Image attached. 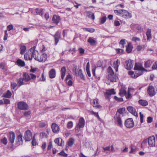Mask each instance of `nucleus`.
<instances>
[{
  "label": "nucleus",
  "instance_id": "nucleus-1",
  "mask_svg": "<svg viewBox=\"0 0 157 157\" xmlns=\"http://www.w3.org/2000/svg\"><path fill=\"white\" fill-rule=\"evenodd\" d=\"M85 124V121L84 118L81 117L79 119L78 122L76 123L75 127V132L77 133L78 135L79 132H81L83 130V128L84 127Z\"/></svg>",
  "mask_w": 157,
  "mask_h": 157
},
{
  "label": "nucleus",
  "instance_id": "nucleus-2",
  "mask_svg": "<svg viewBox=\"0 0 157 157\" xmlns=\"http://www.w3.org/2000/svg\"><path fill=\"white\" fill-rule=\"evenodd\" d=\"M108 73V79L112 82H116L117 79V76L114 75V72L110 67H109L107 69Z\"/></svg>",
  "mask_w": 157,
  "mask_h": 157
},
{
  "label": "nucleus",
  "instance_id": "nucleus-3",
  "mask_svg": "<svg viewBox=\"0 0 157 157\" xmlns=\"http://www.w3.org/2000/svg\"><path fill=\"white\" fill-rule=\"evenodd\" d=\"M114 12L117 15L125 18H130L132 17L131 14L127 10H114Z\"/></svg>",
  "mask_w": 157,
  "mask_h": 157
},
{
  "label": "nucleus",
  "instance_id": "nucleus-4",
  "mask_svg": "<svg viewBox=\"0 0 157 157\" xmlns=\"http://www.w3.org/2000/svg\"><path fill=\"white\" fill-rule=\"evenodd\" d=\"M36 76L33 74H30L29 75H28L27 73L24 72L23 73L22 78L26 82L30 80L31 79L33 80L35 79Z\"/></svg>",
  "mask_w": 157,
  "mask_h": 157
},
{
  "label": "nucleus",
  "instance_id": "nucleus-5",
  "mask_svg": "<svg viewBox=\"0 0 157 157\" xmlns=\"http://www.w3.org/2000/svg\"><path fill=\"white\" fill-rule=\"evenodd\" d=\"M32 138V134L31 131L29 129L27 130L25 133L24 139L25 141H29Z\"/></svg>",
  "mask_w": 157,
  "mask_h": 157
},
{
  "label": "nucleus",
  "instance_id": "nucleus-6",
  "mask_svg": "<svg viewBox=\"0 0 157 157\" xmlns=\"http://www.w3.org/2000/svg\"><path fill=\"white\" fill-rule=\"evenodd\" d=\"M124 125L127 128H132L134 125V122L132 118H130L127 119L124 122Z\"/></svg>",
  "mask_w": 157,
  "mask_h": 157
},
{
  "label": "nucleus",
  "instance_id": "nucleus-7",
  "mask_svg": "<svg viewBox=\"0 0 157 157\" xmlns=\"http://www.w3.org/2000/svg\"><path fill=\"white\" fill-rule=\"evenodd\" d=\"M134 61L129 60L125 61L124 65L125 68L128 70H130L133 67Z\"/></svg>",
  "mask_w": 157,
  "mask_h": 157
},
{
  "label": "nucleus",
  "instance_id": "nucleus-8",
  "mask_svg": "<svg viewBox=\"0 0 157 157\" xmlns=\"http://www.w3.org/2000/svg\"><path fill=\"white\" fill-rule=\"evenodd\" d=\"M116 94V92L114 89H111L109 90H106L104 94L105 97L106 99H109L110 96L113 94Z\"/></svg>",
  "mask_w": 157,
  "mask_h": 157
},
{
  "label": "nucleus",
  "instance_id": "nucleus-9",
  "mask_svg": "<svg viewBox=\"0 0 157 157\" xmlns=\"http://www.w3.org/2000/svg\"><path fill=\"white\" fill-rule=\"evenodd\" d=\"M149 145L151 147H154L155 145V140L154 136H152L149 137L148 139Z\"/></svg>",
  "mask_w": 157,
  "mask_h": 157
},
{
  "label": "nucleus",
  "instance_id": "nucleus-10",
  "mask_svg": "<svg viewBox=\"0 0 157 157\" xmlns=\"http://www.w3.org/2000/svg\"><path fill=\"white\" fill-rule=\"evenodd\" d=\"M18 107L21 110H27L28 108V105L22 101L19 102L17 104Z\"/></svg>",
  "mask_w": 157,
  "mask_h": 157
},
{
  "label": "nucleus",
  "instance_id": "nucleus-11",
  "mask_svg": "<svg viewBox=\"0 0 157 157\" xmlns=\"http://www.w3.org/2000/svg\"><path fill=\"white\" fill-rule=\"evenodd\" d=\"M147 92L149 95L150 97H152L155 94V92L154 88L152 86H149L147 89Z\"/></svg>",
  "mask_w": 157,
  "mask_h": 157
},
{
  "label": "nucleus",
  "instance_id": "nucleus-12",
  "mask_svg": "<svg viewBox=\"0 0 157 157\" xmlns=\"http://www.w3.org/2000/svg\"><path fill=\"white\" fill-rule=\"evenodd\" d=\"M134 69L136 70V71L138 73L142 72L143 71H146V70L144 69L142 66L139 63H136L135 64Z\"/></svg>",
  "mask_w": 157,
  "mask_h": 157
},
{
  "label": "nucleus",
  "instance_id": "nucleus-13",
  "mask_svg": "<svg viewBox=\"0 0 157 157\" xmlns=\"http://www.w3.org/2000/svg\"><path fill=\"white\" fill-rule=\"evenodd\" d=\"M33 48H32L29 50L24 55V58L25 60L29 59V60H31L33 58V56L30 53H29V52H31V53H33Z\"/></svg>",
  "mask_w": 157,
  "mask_h": 157
},
{
  "label": "nucleus",
  "instance_id": "nucleus-14",
  "mask_svg": "<svg viewBox=\"0 0 157 157\" xmlns=\"http://www.w3.org/2000/svg\"><path fill=\"white\" fill-rule=\"evenodd\" d=\"M121 115L117 114H116L114 117L115 120L117 124L121 127L122 126V121L121 118Z\"/></svg>",
  "mask_w": 157,
  "mask_h": 157
},
{
  "label": "nucleus",
  "instance_id": "nucleus-15",
  "mask_svg": "<svg viewBox=\"0 0 157 157\" xmlns=\"http://www.w3.org/2000/svg\"><path fill=\"white\" fill-rule=\"evenodd\" d=\"M47 56L46 54L41 53L40 55V58H38L37 61L42 62H44L47 59Z\"/></svg>",
  "mask_w": 157,
  "mask_h": 157
},
{
  "label": "nucleus",
  "instance_id": "nucleus-16",
  "mask_svg": "<svg viewBox=\"0 0 157 157\" xmlns=\"http://www.w3.org/2000/svg\"><path fill=\"white\" fill-rule=\"evenodd\" d=\"M127 110L134 116L137 117H138L137 113L136 112V109L133 107L129 106L127 108Z\"/></svg>",
  "mask_w": 157,
  "mask_h": 157
},
{
  "label": "nucleus",
  "instance_id": "nucleus-17",
  "mask_svg": "<svg viewBox=\"0 0 157 157\" xmlns=\"http://www.w3.org/2000/svg\"><path fill=\"white\" fill-rule=\"evenodd\" d=\"M54 37L55 41V44L56 45L59 41V39L61 37V33L59 31H57L54 35Z\"/></svg>",
  "mask_w": 157,
  "mask_h": 157
},
{
  "label": "nucleus",
  "instance_id": "nucleus-18",
  "mask_svg": "<svg viewBox=\"0 0 157 157\" xmlns=\"http://www.w3.org/2000/svg\"><path fill=\"white\" fill-rule=\"evenodd\" d=\"M33 53H31V52H29V53L31 54L33 56V58L36 60H37L38 59V56L39 53L38 52L35 50L33 48Z\"/></svg>",
  "mask_w": 157,
  "mask_h": 157
},
{
  "label": "nucleus",
  "instance_id": "nucleus-19",
  "mask_svg": "<svg viewBox=\"0 0 157 157\" xmlns=\"http://www.w3.org/2000/svg\"><path fill=\"white\" fill-rule=\"evenodd\" d=\"M85 15L86 16L89 18L92 19L93 20H94L95 19V16L94 13L91 12L87 11L85 13Z\"/></svg>",
  "mask_w": 157,
  "mask_h": 157
},
{
  "label": "nucleus",
  "instance_id": "nucleus-20",
  "mask_svg": "<svg viewBox=\"0 0 157 157\" xmlns=\"http://www.w3.org/2000/svg\"><path fill=\"white\" fill-rule=\"evenodd\" d=\"M22 136L20 134L18 136L17 138L16 143L17 145L22 144L23 143L22 139Z\"/></svg>",
  "mask_w": 157,
  "mask_h": 157
},
{
  "label": "nucleus",
  "instance_id": "nucleus-21",
  "mask_svg": "<svg viewBox=\"0 0 157 157\" xmlns=\"http://www.w3.org/2000/svg\"><path fill=\"white\" fill-rule=\"evenodd\" d=\"M52 128L53 132L54 133L57 132L59 130V126L55 123H53L52 124Z\"/></svg>",
  "mask_w": 157,
  "mask_h": 157
},
{
  "label": "nucleus",
  "instance_id": "nucleus-22",
  "mask_svg": "<svg viewBox=\"0 0 157 157\" xmlns=\"http://www.w3.org/2000/svg\"><path fill=\"white\" fill-rule=\"evenodd\" d=\"M15 137V135L13 132H11L10 133V137L9 140L11 144H13L14 142Z\"/></svg>",
  "mask_w": 157,
  "mask_h": 157
},
{
  "label": "nucleus",
  "instance_id": "nucleus-23",
  "mask_svg": "<svg viewBox=\"0 0 157 157\" xmlns=\"http://www.w3.org/2000/svg\"><path fill=\"white\" fill-rule=\"evenodd\" d=\"M93 105L94 107H96L98 109H101L102 108L101 106L99 104L98 99H95L94 100Z\"/></svg>",
  "mask_w": 157,
  "mask_h": 157
},
{
  "label": "nucleus",
  "instance_id": "nucleus-24",
  "mask_svg": "<svg viewBox=\"0 0 157 157\" xmlns=\"http://www.w3.org/2000/svg\"><path fill=\"white\" fill-rule=\"evenodd\" d=\"M56 75L55 70L54 69H52L49 72V77L50 78H54Z\"/></svg>",
  "mask_w": 157,
  "mask_h": 157
},
{
  "label": "nucleus",
  "instance_id": "nucleus-25",
  "mask_svg": "<svg viewBox=\"0 0 157 157\" xmlns=\"http://www.w3.org/2000/svg\"><path fill=\"white\" fill-rule=\"evenodd\" d=\"M55 143L57 144L58 145L62 146L64 144V141L61 138H56L54 140Z\"/></svg>",
  "mask_w": 157,
  "mask_h": 157
},
{
  "label": "nucleus",
  "instance_id": "nucleus-26",
  "mask_svg": "<svg viewBox=\"0 0 157 157\" xmlns=\"http://www.w3.org/2000/svg\"><path fill=\"white\" fill-rule=\"evenodd\" d=\"M133 46L130 43H128V44L126 47V51L128 53H130L132 50Z\"/></svg>",
  "mask_w": 157,
  "mask_h": 157
},
{
  "label": "nucleus",
  "instance_id": "nucleus-27",
  "mask_svg": "<svg viewBox=\"0 0 157 157\" xmlns=\"http://www.w3.org/2000/svg\"><path fill=\"white\" fill-rule=\"evenodd\" d=\"M119 65L120 60L119 59H117L116 61L113 62V67L116 72H117L118 71V67Z\"/></svg>",
  "mask_w": 157,
  "mask_h": 157
},
{
  "label": "nucleus",
  "instance_id": "nucleus-28",
  "mask_svg": "<svg viewBox=\"0 0 157 157\" xmlns=\"http://www.w3.org/2000/svg\"><path fill=\"white\" fill-rule=\"evenodd\" d=\"M60 20V17L59 16L54 15L52 17V21L53 22L58 24Z\"/></svg>",
  "mask_w": 157,
  "mask_h": 157
},
{
  "label": "nucleus",
  "instance_id": "nucleus-29",
  "mask_svg": "<svg viewBox=\"0 0 157 157\" xmlns=\"http://www.w3.org/2000/svg\"><path fill=\"white\" fill-rule=\"evenodd\" d=\"M17 82L19 86L22 85L27 84V82H26L25 81V80L23 79V78H19L17 81Z\"/></svg>",
  "mask_w": 157,
  "mask_h": 157
},
{
  "label": "nucleus",
  "instance_id": "nucleus-30",
  "mask_svg": "<svg viewBox=\"0 0 157 157\" xmlns=\"http://www.w3.org/2000/svg\"><path fill=\"white\" fill-rule=\"evenodd\" d=\"M147 40H150L151 38V29H148L146 33Z\"/></svg>",
  "mask_w": 157,
  "mask_h": 157
},
{
  "label": "nucleus",
  "instance_id": "nucleus-31",
  "mask_svg": "<svg viewBox=\"0 0 157 157\" xmlns=\"http://www.w3.org/2000/svg\"><path fill=\"white\" fill-rule=\"evenodd\" d=\"M138 102L140 105L143 106H145L148 105L147 101L146 100L140 99L138 101Z\"/></svg>",
  "mask_w": 157,
  "mask_h": 157
},
{
  "label": "nucleus",
  "instance_id": "nucleus-32",
  "mask_svg": "<svg viewBox=\"0 0 157 157\" xmlns=\"http://www.w3.org/2000/svg\"><path fill=\"white\" fill-rule=\"evenodd\" d=\"M125 109L124 108H122L119 109L116 113V114H120L121 116H122L121 115L124 113L125 112Z\"/></svg>",
  "mask_w": 157,
  "mask_h": 157
},
{
  "label": "nucleus",
  "instance_id": "nucleus-33",
  "mask_svg": "<svg viewBox=\"0 0 157 157\" xmlns=\"http://www.w3.org/2000/svg\"><path fill=\"white\" fill-rule=\"evenodd\" d=\"M61 78L63 80L66 74V69L65 67H62L61 69Z\"/></svg>",
  "mask_w": 157,
  "mask_h": 157
},
{
  "label": "nucleus",
  "instance_id": "nucleus-34",
  "mask_svg": "<svg viewBox=\"0 0 157 157\" xmlns=\"http://www.w3.org/2000/svg\"><path fill=\"white\" fill-rule=\"evenodd\" d=\"M17 64L20 66L23 67L25 65L24 62L21 59H18L17 61Z\"/></svg>",
  "mask_w": 157,
  "mask_h": 157
},
{
  "label": "nucleus",
  "instance_id": "nucleus-35",
  "mask_svg": "<svg viewBox=\"0 0 157 157\" xmlns=\"http://www.w3.org/2000/svg\"><path fill=\"white\" fill-rule=\"evenodd\" d=\"M87 41L91 45H94L96 43V41L91 37L89 38Z\"/></svg>",
  "mask_w": 157,
  "mask_h": 157
},
{
  "label": "nucleus",
  "instance_id": "nucleus-36",
  "mask_svg": "<svg viewBox=\"0 0 157 157\" xmlns=\"http://www.w3.org/2000/svg\"><path fill=\"white\" fill-rule=\"evenodd\" d=\"M152 62L150 60H148L146 62L144 63V67L145 68L149 67L151 66Z\"/></svg>",
  "mask_w": 157,
  "mask_h": 157
},
{
  "label": "nucleus",
  "instance_id": "nucleus-37",
  "mask_svg": "<svg viewBox=\"0 0 157 157\" xmlns=\"http://www.w3.org/2000/svg\"><path fill=\"white\" fill-rule=\"evenodd\" d=\"M26 47L25 45H21L20 46L21 52L20 54L21 55L24 53L26 50Z\"/></svg>",
  "mask_w": 157,
  "mask_h": 157
},
{
  "label": "nucleus",
  "instance_id": "nucleus-38",
  "mask_svg": "<svg viewBox=\"0 0 157 157\" xmlns=\"http://www.w3.org/2000/svg\"><path fill=\"white\" fill-rule=\"evenodd\" d=\"M126 94V91L124 89L122 88L120 90L119 94L121 96H123L124 95L125 96Z\"/></svg>",
  "mask_w": 157,
  "mask_h": 157
},
{
  "label": "nucleus",
  "instance_id": "nucleus-39",
  "mask_svg": "<svg viewBox=\"0 0 157 157\" xmlns=\"http://www.w3.org/2000/svg\"><path fill=\"white\" fill-rule=\"evenodd\" d=\"M142 74V72H140V73H138L136 71V73L134 74V75H131V77L133 78H136L138 77L140 75H141Z\"/></svg>",
  "mask_w": 157,
  "mask_h": 157
},
{
  "label": "nucleus",
  "instance_id": "nucleus-40",
  "mask_svg": "<svg viewBox=\"0 0 157 157\" xmlns=\"http://www.w3.org/2000/svg\"><path fill=\"white\" fill-rule=\"evenodd\" d=\"M11 96V93L9 90H8L6 93L4 95V97L5 98H10Z\"/></svg>",
  "mask_w": 157,
  "mask_h": 157
},
{
  "label": "nucleus",
  "instance_id": "nucleus-41",
  "mask_svg": "<svg viewBox=\"0 0 157 157\" xmlns=\"http://www.w3.org/2000/svg\"><path fill=\"white\" fill-rule=\"evenodd\" d=\"M83 29L85 31L91 33H93L95 31V29L93 28H83Z\"/></svg>",
  "mask_w": 157,
  "mask_h": 157
},
{
  "label": "nucleus",
  "instance_id": "nucleus-42",
  "mask_svg": "<svg viewBox=\"0 0 157 157\" xmlns=\"http://www.w3.org/2000/svg\"><path fill=\"white\" fill-rule=\"evenodd\" d=\"M74 143V140L72 138L69 139L68 142V145L69 146H71Z\"/></svg>",
  "mask_w": 157,
  "mask_h": 157
},
{
  "label": "nucleus",
  "instance_id": "nucleus-43",
  "mask_svg": "<svg viewBox=\"0 0 157 157\" xmlns=\"http://www.w3.org/2000/svg\"><path fill=\"white\" fill-rule=\"evenodd\" d=\"M73 126V123L72 121L68 122L67 124V127L68 128H71Z\"/></svg>",
  "mask_w": 157,
  "mask_h": 157
},
{
  "label": "nucleus",
  "instance_id": "nucleus-44",
  "mask_svg": "<svg viewBox=\"0 0 157 157\" xmlns=\"http://www.w3.org/2000/svg\"><path fill=\"white\" fill-rule=\"evenodd\" d=\"M48 134L44 132H42L40 133V136L42 138H47L48 136Z\"/></svg>",
  "mask_w": 157,
  "mask_h": 157
},
{
  "label": "nucleus",
  "instance_id": "nucleus-45",
  "mask_svg": "<svg viewBox=\"0 0 157 157\" xmlns=\"http://www.w3.org/2000/svg\"><path fill=\"white\" fill-rule=\"evenodd\" d=\"M78 75L82 79H84V76L83 75L82 71L81 70H79L78 73Z\"/></svg>",
  "mask_w": 157,
  "mask_h": 157
},
{
  "label": "nucleus",
  "instance_id": "nucleus-46",
  "mask_svg": "<svg viewBox=\"0 0 157 157\" xmlns=\"http://www.w3.org/2000/svg\"><path fill=\"white\" fill-rule=\"evenodd\" d=\"M106 16H104L100 19V22L101 24H103L106 21Z\"/></svg>",
  "mask_w": 157,
  "mask_h": 157
},
{
  "label": "nucleus",
  "instance_id": "nucleus-47",
  "mask_svg": "<svg viewBox=\"0 0 157 157\" xmlns=\"http://www.w3.org/2000/svg\"><path fill=\"white\" fill-rule=\"evenodd\" d=\"M144 47V46L143 45H138L136 48L137 50L138 51H140L143 49Z\"/></svg>",
  "mask_w": 157,
  "mask_h": 157
},
{
  "label": "nucleus",
  "instance_id": "nucleus-48",
  "mask_svg": "<svg viewBox=\"0 0 157 157\" xmlns=\"http://www.w3.org/2000/svg\"><path fill=\"white\" fill-rule=\"evenodd\" d=\"M32 139H33L32 141V145L33 146L36 145L37 144V143L36 142L35 136H33Z\"/></svg>",
  "mask_w": 157,
  "mask_h": 157
},
{
  "label": "nucleus",
  "instance_id": "nucleus-49",
  "mask_svg": "<svg viewBox=\"0 0 157 157\" xmlns=\"http://www.w3.org/2000/svg\"><path fill=\"white\" fill-rule=\"evenodd\" d=\"M1 142L5 145H6L7 143V140L6 138L5 137L3 139H2L1 140Z\"/></svg>",
  "mask_w": 157,
  "mask_h": 157
},
{
  "label": "nucleus",
  "instance_id": "nucleus-50",
  "mask_svg": "<svg viewBox=\"0 0 157 157\" xmlns=\"http://www.w3.org/2000/svg\"><path fill=\"white\" fill-rule=\"evenodd\" d=\"M125 39H122L119 42L120 44L122 45L123 48L124 47V45L125 44Z\"/></svg>",
  "mask_w": 157,
  "mask_h": 157
},
{
  "label": "nucleus",
  "instance_id": "nucleus-51",
  "mask_svg": "<svg viewBox=\"0 0 157 157\" xmlns=\"http://www.w3.org/2000/svg\"><path fill=\"white\" fill-rule=\"evenodd\" d=\"M136 28L138 32H142L143 31V29L140 26H137Z\"/></svg>",
  "mask_w": 157,
  "mask_h": 157
},
{
  "label": "nucleus",
  "instance_id": "nucleus-52",
  "mask_svg": "<svg viewBox=\"0 0 157 157\" xmlns=\"http://www.w3.org/2000/svg\"><path fill=\"white\" fill-rule=\"evenodd\" d=\"M134 91V89L131 87H129L128 89V92L130 93H133Z\"/></svg>",
  "mask_w": 157,
  "mask_h": 157
},
{
  "label": "nucleus",
  "instance_id": "nucleus-53",
  "mask_svg": "<svg viewBox=\"0 0 157 157\" xmlns=\"http://www.w3.org/2000/svg\"><path fill=\"white\" fill-rule=\"evenodd\" d=\"M131 148V151L129 152V153H134L135 152H136V148H133L132 146H131L130 147Z\"/></svg>",
  "mask_w": 157,
  "mask_h": 157
},
{
  "label": "nucleus",
  "instance_id": "nucleus-54",
  "mask_svg": "<svg viewBox=\"0 0 157 157\" xmlns=\"http://www.w3.org/2000/svg\"><path fill=\"white\" fill-rule=\"evenodd\" d=\"M114 99L117 101L119 102H121L123 101V99L121 98H118L116 96L114 97Z\"/></svg>",
  "mask_w": 157,
  "mask_h": 157
},
{
  "label": "nucleus",
  "instance_id": "nucleus-55",
  "mask_svg": "<svg viewBox=\"0 0 157 157\" xmlns=\"http://www.w3.org/2000/svg\"><path fill=\"white\" fill-rule=\"evenodd\" d=\"M13 25L11 24L7 26V29L8 31H10L11 30L13 29Z\"/></svg>",
  "mask_w": 157,
  "mask_h": 157
},
{
  "label": "nucleus",
  "instance_id": "nucleus-56",
  "mask_svg": "<svg viewBox=\"0 0 157 157\" xmlns=\"http://www.w3.org/2000/svg\"><path fill=\"white\" fill-rule=\"evenodd\" d=\"M68 86H71L73 83V82L71 79H70L68 81H66Z\"/></svg>",
  "mask_w": 157,
  "mask_h": 157
},
{
  "label": "nucleus",
  "instance_id": "nucleus-57",
  "mask_svg": "<svg viewBox=\"0 0 157 157\" xmlns=\"http://www.w3.org/2000/svg\"><path fill=\"white\" fill-rule=\"evenodd\" d=\"M36 13L37 14H39L41 16H42L43 15L42 10H34Z\"/></svg>",
  "mask_w": 157,
  "mask_h": 157
},
{
  "label": "nucleus",
  "instance_id": "nucleus-58",
  "mask_svg": "<svg viewBox=\"0 0 157 157\" xmlns=\"http://www.w3.org/2000/svg\"><path fill=\"white\" fill-rule=\"evenodd\" d=\"M153 118L151 117H148L147 118V122L148 123H151L152 122Z\"/></svg>",
  "mask_w": 157,
  "mask_h": 157
},
{
  "label": "nucleus",
  "instance_id": "nucleus-59",
  "mask_svg": "<svg viewBox=\"0 0 157 157\" xmlns=\"http://www.w3.org/2000/svg\"><path fill=\"white\" fill-rule=\"evenodd\" d=\"M59 154L64 157H66L67 156V155L63 151H61L59 153Z\"/></svg>",
  "mask_w": 157,
  "mask_h": 157
},
{
  "label": "nucleus",
  "instance_id": "nucleus-60",
  "mask_svg": "<svg viewBox=\"0 0 157 157\" xmlns=\"http://www.w3.org/2000/svg\"><path fill=\"white\" fill-rule=\"evenodd\" d=\"M4 103L5 104H10V100L7 99H3Z\"/></svg>",
  "mask_w": 157,
  "mask_h": 157
},
{
  "label": "nucleus",
  "instance_id": "nucleus-61",
  "mask_svg": "<svg viewBox=\"0 0 157 157\" xmlns=\"http://www.w3.org/2000/svg\"><path fill=\"white\" fill-rule=\"evenodd\" d=\"M116 51L118 53H121L124 52V50L121 49H116Z\"/></svg>",
  "mask_w": 157,
  "mask_h": 157
},
{
  "label": "nucleus",
  "instance_id": "nucleus-62",
  "mask_svg": "<svg viewBox=\"0 0 157 157\" xmlns=\"http://www.w3.org/2000/svg\"><path fill=\"white\" fill-rule=\"evenodd\" d=\"M152 70H154L157 69V62H156L154 64L152 67Z\"/></svg>",
  "mask_w": 157,
  "mask_h": 157
},
{
  "label": "nucleus",
  "instance_id": "nucleus-63",
  "mask_svg": "<svg viewBox=\"0 0 157 157\" xmlns=\"http://www.w3.org/2000/svg\"><path fill=\"white\" fill-rule=\"evenodd\" d=\"M46 123L45 122H41L40 123L39 126L40 127H44L45 126Z\"/></svg>",
  "mask_w": 157,
  "mask_h": 157
},
{
  "label": "nucleus",
  "instance_id": "nucleus-64",
  "mask_svg": "<svg viewBox=\"0 0 157 157\" xmlns=\"http://www.w3.org/2000/svg\"><path fill=\"white\" fill-rule=\"evenodd\" d=\"M17 86V84L16 83H12L11 85V88L14 89Z\"/></svg>",
  "mask_w": 157,
  "mask_h": 157
}]
</instances>
